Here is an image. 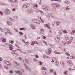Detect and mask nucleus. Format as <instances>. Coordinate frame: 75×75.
Wrapping results in <instances>:
<instances>
[{
  "label": "nucleus",
  "instance_id": "f257e3e1",
  "mask_svg": "<svg viewBox=\"0 0 75 75\" xmlns=\"http://www.w3.org/2000/svg\"><path fill=\"white\" fill-rule=\"evenodd\" d=\"M51 6L54 7H60L61 5L60 4H58L56 3H52L51 4Z\"/></svg>",
  "mask_w": 75,
  "mask_h": 75
},
{
  "label": "nucleus",
  "instance_id": "f03ea898",
  "mask_svg": "<svg viewBox=\"0 0 75 75\" xmlns=\"http://www.w3.org/2000/svg\"><path fill=\"white\" fill-rule=\"evenodd\" d=\"M61 42L62 44L63 45H66V44H71V41H69L67 42H66L64 41H62Z\"/></svg>",
  "mask_w": 75,
  "mask_h": 75
},
{
  "label": "nucleus",
  "instance_id": "7ed1b4c3",
  "mask_svg": "<svg viewBox=\"0 0 75 75\" xmlns=\"http://www.w3.org/2000/svg\"><path fill=\"white\" fill-rule=\"evenodd\" d=\"M42 8L43 10H47V11H48V7H47L46 6H43Z\"/></svg>",
  "mask_w": 75,
  "mask_h": 75
},
{
  "label": "nucleus",
  "instance_id": "20e7f679",
  "mask_svg": "<svg viewBox=\"0 0 75 75\" xmlns=\"http://www.w3.org/2000/svg\"><path fill=\"white\" fill-rule=\"evenodd\" d=\"M59 38H60V36L58 35L57 36V38H56V40L57 42L59 41Z\"/></svg>",
  "mask_w": 75,
  "mask_h": 75
},
{
  "label": "nucleus",
  "instance_id": "39448f33",
  "mask_svg": "<svg viewBox=\"0 0 75 75\" xmlns=\"http://www.w3.org/2000/svg\"><path fill=\"white\" fill-rule=\"evenodd\" d=\"M67 64H68L69 65H70V66H72V65H73V64H72V62H71V61H68L67 62Z\"/></svg>",
  "mask_w": 75,
  "mask_h": 75
},
{
  "label": "nucleus",
  "instance_id": "423d86ee",
  "mask_svg": "<svg viewBox=\"0 0 75 75\" xmlns=\"http://www.w3.org/2000/svg\"><path fill=\"white\" fill-rule=\"evenodd\" d=\"M29 6V4H26L23 5V7L26 8V7H28Z\"/></svg>",
  "mask_w": 75,
  "mask_h": 75
},
{
  "label": "nucleus",
  "instance_id": "0eeeda50",
  "mask_svg": "<svg viewBox=\"0 0 75 75\" xmlns=\"http://www.w3.org/2000/svg\"><path fill=\"white\" fill-rule=\"evenodd\" d=\"M60 64L62 65H65V63L62 61L60 62Z\"/></svg>",
  "mask_w": 75,
  "mask_h": 75
},
{
  "label": "nucleus",
  "instance_id": "6e6552de",
  "mask_svg": "<svg viewBox=\"0 0 75 75\" xmlns=\"http://www.w3.org/2000/svg\"><path fill=\"white\" fill-rule=\"evenodd\" d=\"M45 27H47L48 28H49V29H50V26H49V25L47 24H45Z\"/></svg>",
  "mask_w": 75,
  "mask_h": 75
},
{
  "label": "nucleus",
  "instance_id": "1a4fd4ad",
  "mask_svg": "<svg viewBox=\"0 0 75 75\" xmlns=\"http://www.w3.org/2000/svg\"><path fill=\"white\" fill-rule=\"evenodd\" d=\"M32 43H31V45H34V44H37V42L35 41V42L33 41V42H32Z\"/></svg>",
  "mask_w": 75,
  "mask_h": 75
},
{
  "label": "nucleus",
  "instance_id": "9d476101",
  "mask_svg": "<svg viewBox=\"0 0 75 75\" xmlns=\"http://www.w3.org/2000/svg\"><path fill=\"white\" fill-rule=\"evenodd\" d=\"M6 63L8 65H9L10 64V62L9 61H6Z\"/></svg>",
  "mask_w": 75,
  "mask_h": 75
},
{
  "label": "nucleus",
  "instance_id": "9b49d317",
  "mask_svg": "<svg viewBox=\"0 0 75 75\" xmlns=\"http://www.w3.org/2000/svg\"><path fill=\"white\" fill-rule=\"evenodd\" d=\"M6 11L7 12H5V13L6 14H8V12L10 11V10L8 9L6 10Z\"/></svg>",
  "mask_w": 75,
  "mask_h": 75
},
{
  "label": "nucleus",
  "instance_id": "f8f14e48",
  "mask_svg": "<svg viewBox=\"0 0 75 75\" xmlns=\"http://www.w3.org/2000/svg\"><path fill=\"white\" fill-rule=\"evenodd\" d=\"M41 69L42 70H47V68L45 67H42L41 68Z\"/></svg>",
  "mask_w": 75,
  "mask_h": 75
},
{
  "label": "nucleus",
  "instance_id": "ddd939ff",
  "mask_svg": "<svg viewBox=\"0 0 75 75\" xmlns=\"http://www.w3.org/2000/svg\"><path fill=\"white\" fill-rule=\"evenodd\" d=\"M63 33H64V34H67L68 33V32H67L66 30H64L63 31Z\"/></svg>",
  "mask_w": 75,
  "mask_h": 75
},
{
  "label": "nucleus",
  "instance_id": "4468645a",
  "mask_svg": "<svg viewBox=\"0 0 75 75\" xmlns=\"http://www.w3.org/2000/svg\"><path fill=\"white\" fill-rule=\"evenodd\" d=\"M75 33V30H74L73 31H72V32L71 33V35H73V34H74V33Z\"/></svg>",
  "mask_w": 75,
  "mask_h": 75
},
{
  "label": "nucleus",
  "instance_id": "2eb2a0df",
  "mask_svg": "<svg viewBox=\"0 0 75 75\" xmlns=\"http://www.w3.org/2000/svg\"><path fill=\"white\" fill-rule=\"evenodd\" d=\"M43 63L42 62H39L38 64H39V65H42Z\"/></svg>",
  "mask_w": 75,
  "mask_h": 75
},
{
  "label": "nucleus",
  "instance_id": "dca6fc26",
  "mask_svg": "<svg viewBox=\"0 0 75 75\" xmlns=\"http://www.w3.org/2000/svg\"><path fill=\"white\" fill-rule=\"evenodd\" d=\"M54 53H55V54H60V53H59V52H57L56 51H54Z\"/></svg>",
  "mask_w": 75,
  "mask_h": 75
},
{
  "label": "nucleus",
  "instance_id": "f3484780",
  "mask_svg": "<svg viewBox=\"0 0 75 75\" xmlns=\"http://www.w3.org/2000/svg\"><path fill=\"white\" fill-rule=\"evenodd\" d=\"M39 12L40 13H41L42 14H44V12L41 10H39Z\"/></svg>",
  "mask_w": 75,
  "mask_h": 75
},
{
  "label": "nucleus",
  "instance_id": "a211bd4d",
  "mask_svg": "<svg viewBox=\"0 0 75 75\" xmlns=\"http://www.w3.org/2000/svg\"><path fill=\"white\" fill-rule=\"evenodd\" d=\"M66 10H70V8L69 7V6L67 7L66 8Z\"/></svg>",
  "mask_w": 75,
  "mask_h": 75
},
{
  "label": "nucleus",
  "instance_id": "6ab92c4d",
  "mask_svg": "<svg viewBox=\"0 0 75 75\" xmlns=\"http://www.w3.org/2000/svg\"><path fill=\"white\" fill-rule=\"evenodd\" d=\"M64 3H67V4H69V1L68 0L67 1H64Z\"/></svg>",
  "mask_w": 75,
  "mask_h": 75
},
{
  "label": "nucleus",
  "instance_id": "aec40b11",
  "mask_svg": "<svg viewBox=\"0 0 75 75\" xmlns=\"http://www.w3.org/2000/svg\"><path fill=\"white\" fill-rule=\"evenodd\" d=\"M8 25H11V23L10 22H8Z\"/></svg>",
  "mask_w": 75,
  "mask_h": 75
},
{
  "label": "nucleus",
  "instance_id": "412c9836",
  "mask_svg": "<svg viewBox=\"0 0 75 75\" xmlns=\"http://www.w3.org/2000/svg\"><path fill=\"white\" fill-rule=\"evenodd\" d=\"M51 52H46V54L47 55H49L50 54Z\"/></svg>",
  "mask_w": 75,
  "mask_h": 75
},
{
  "label": "nucleus",
  "instance_id": "4be33fe9",
  "mask_svg": "<svg viewBox=\"0 0 75 75\" xmlns=\"http://www.w3.org/2000/svg\"><path fill=\"white\" fill-rule=\"evenodd\" d=\"M3 42H5L6 41V40L5 39L3 38Z\"/></svg>",
  "mask_w": 75,
  "mask_h": 75
},
{
  "label": "nucleus",
  "instance_id": "5701e85b",
  "mask_svg": "<svg viewBox=\"0 0 75 75\" xmlns=\"http://www.w3.org/2000/svg\"><path fill=\"white\" fill-rule=\"evenodd\" d=\"M50 47H52V48H54V46L50 44Z\"/></svg>",
  "mask_w": 75,
  "mask_h": 75
},
{
  "label": "nucleus",
  "instance_id": "b1692460",
  "mask_svg": "<svg viewBox=\"0 0 75 75\" xmlns=\"http://www.w3.org/2000/svg\"><path fill=\"white\" fill-rule=\"evenodd\" d=\"M9 1H10V2H14V0H9Z\"/></svg>",
  "mask_w": 75,
  "mask_h": 75
},
{
  "label": "nucleus",
  "instance_id": "393cba45",
  "mask_svg": "<svg viewBox=\"0 0 75 75\" xmlns=\"http://www.w3.org/2000/svg\"><path fill=\"white\" fill-rule=\"evenodd\" d=\"M65 54H66V55H68V57H69L70 56V54L68 53H65Z\"/></svg>",
  "mask_w": 75,
  "mask_h": 75
},
{
  "label": "nucleus",
  "instance_id": "a878e982",
  "mask_svg": "<svg viewBox=\"0 0 75 75\" xmlns=\"http://www.w3.org/2000/svg\"><path fill=\"white\" fill-rule=\"evenodd\" d=\"M48 50L49 51H50V52H51V51H52V50L51 48L48 49Z\"/></svg>",
  "mask_w": 75,
  "mask_h": 75
},
{
  "label": "nucleus",
  "instance_id": "bb28decb",
  "mask_svg": "<svg viewBox=\"0 0 75 75\" xmlns=\"http://www.w3.org/2000/svg\"><path fill=\"white\" fill-rule=\"evenodd\" d=\"M43 74H45V75H47V73L45 72V71H43Z\"/></svg>",
  "mask_w": 75,
  "mask_h": 75
},
{
  "label": "nucleus",
  "instance_id": "cd10ccee",
  "mask_svg": "<svg viewBox=\"0 0 75 75\" xmlns=\"http://www.w3.org/2000/svg\"><path fill=\"white\" fill-rule=\"evenodd\" d=\"M68 73V71H64V74H67Z\"/></svg>",
  "mask_w": 75,
  "mask_h": 75
},
{
  "label": "nucleus",
  "instance_id": "c85d7f7f",
  "mask_svg": "<svg viewBox=\"0 0 75 75\" xmlns=\"http://www.w3.org/2000/svg\"><path fill=\"white\" fill-rule=\"evenodd\" d=\"M43 42L44 43V44H45L46 45H47V42H46L45 41H43Z\"/></svg>",
  "mask_w": 75,
  "mask_h": 75
},
{
  "label": "nucleus",
  "instance_id": "c756f323",
  "mask_svg": "<svg viewBox=\"0 0 75 75\" xmlns=\"http://www.w3.org/2000/svg\"><path fill=\"white\" fill-rule=\"evenodd\" d=\"M73 38H73L72 37H71L70 38V40H73Z\"/></svg>",
  "mask_w": 75,
  "mask_h": 75
},
{
  "label": "nucleus",
  "instance_id": "7c9ffc66",
  "mask_svg": "<svg viewBox=\"0 0 75 75\" xmlns=\"http://www.w3.org/2000/svg\"><path fill=\"white\" fill-rule=\"evenodd\" d=\"M55 64L56 65H58V64H59V62L58 61H56Z\"/></svg>",
  "mask_w": 75,
  "mask_h": 75
},
{
  "label": "nucleus",
  "instance_id": "2f4dec72",
  "mask_svg": "<svg viewBox=\"0 0 75 75\" xmlns=\"http://www.w3.org/2000/svg\"><path fill=\"white\" fill-rule=\"evenodd\" d=\"M57 25H59V24H60V23H59V22H57Z\"/></svg>",
  "mask_w": 75,
  "mask_h": 75
},
{
  "label": "nucleus",
  "instance_id": "473e14b6",
  "mask_svg": "<svg viewBox=\"0 0 75 75\" xmlns=\"http://www.w3.org/2000/svg\"><path fill=\"white\" fill-rule=\"evenodd\" d=\"M19 33L21 35H23V33H22L21 32H20Z\"/></svg>",
  "mask_w": 75,
  "mask_h": 75
},
{
  "label": "nucleus",
  "instance_id": "72a5a7b5",
  "mask_svg": "<svg viewBox=\"0 0 75 75\" xmlns=\"http://www.w3.org/2000/svg\"><path fill=\"white\" fill-rule=\"evenodd\" d=\"M31 27L33 28V29H35V27L34 26H32V25H31Z\"/></svg>",
  "mask_w": 75,
  "mask_h": 75
},
{
  "label": "nucleus",
  "instance_id": "f704fd0d",
  "mask_svg": "<svg viewBox=\"0 0 75 75\" xmlns=\"http://www.w3.org/2000/svg\"><path fill=\"white\" fill-rule=\"evenodd\" d=\"M66 40H68V39H69V38H68V36H66Z\"/></svg>",
  "mask_w": 75,
  "mask_h": 75
},
{
  "label": "nucleus",
  "instance_id": "c9c22d12",
  "mask_svg": "<svg viewBox=\"0 0 75 75\" xmlns=\"http://www.w3.org/2000/svg\"><path fill=\"white\" fill-rule=\"evenodd\" d=\"M50 15V16L49 17H50V16H51L52 18H54V16L52 15H51L50 14H49Z\"/></svg>",
  "mask_w": 75,
  "mask_h": 75
},
{
  "label": "nucleus",
  "instance_id": "e433bc0d",
  "mask_svg": "<svg viewBox=\"0 0 75 75\" xmlns=\"http://www.w3.org/2000/svg\"><path fill=\"white\" fill-rule=\"evenodd\" d=\"M13 63L14 64H16V65H18V64H17V63L15 61H14L13 62Z\"/></svg>",
  "mask_w": 75,
  "mask_h": 75
},
{
  "label": "nucleus",
  "instance_id": "4c0bfd02",
  "mask_svg": "<svg viewBox=\"0 0 75 75\" xmlns=\"http://www.w3.org/2000/svg\"><path fill=\"white\" fill-rule=\"evenodd\" d=\"M50 71L51 73L52 72H53V70L52 69L50 70Z\"/></svg>",
  "mask_w": 75,
  "mask_h": 75
},
{
  "label": "nucleus",
  "instance_id": "58836bf2",
  "mask_svg": "<svg viewBox=\"0 0 75 75\" xmlns=\"http://www.w3.org/2000/svg\"><path fill=\"white\" fill-rule=\"evenodd\" d=\"M34 6L35 7H38V5L35 4V5Z\"/></svg>",
  "mask_w": 75,
  "mask_h": 75
},
{
  "label": "nucleus",
  "instance_id": "ea45409f",
  "mask_svg": "<svg viewBox=\"0 0 75 75\" xmlns=\"http://www.w3.org/2000/svg\"><path fill=\"white\" fill-rule=\"evenodd\" d=\"M57 72L56 71H54V75H57V74H56Z\"/></svg>",
  "mask_w": 75,
  "mask_h": 75
},
{
  "label": "nucleus",
  "instance_id": "a19ab883",
  "mask_svg": "<svg viewBox=\"0 0 75 75\" xmlns=\"http://www.w3.org/2000/svg\"><path fill=\"white\" fill-rule=\"evenodd\" d=\"M10 50H13V47H10Z\"/></svg>",
  "mask_w": 75,
  "mask_h": 75
},
{
  "label": "nucleus",
  "instance_id": "79ce46f5",
  "mask_svg": "<svg viewBox=\"0 0 75 75\" xmlns=\"http://www.w3.org/2000/svg\"><path fill=\"white\" fill-rule=\"evenodd\" d=\"M52 1H58V0H51Z\"/></svg>",
  "mask_w": 75,
  "mask_h": 75
},
{
  "label": "nucleus",
  "instance_id": "37998d69",
  "mask_svg": "<svg viewBox=\"0 0 75 75\" xmlns=\"http://www.w3.org/2000/svg\"><path fill=\"white\" fill-rule=\"evenodd\" d=\"M42 38H43V39H45L46 37H45V36H44Z\"/></svg>",
  "mask_w": 75,
  "mask_h": 75
},
{
  "label": "nucleus",
  "instance_id": "c03bdc74",
  "mask_svg": "<svg viewBox=\"0 0 75 75\" xmlns=\"http://www.w3.org/2000/svg\"><path fill=\"white\" fill-rule=\"evenodd\" d=\"M38 18L40 20H41V16H39L38 17Z\"/></svg>",
  "mask_w": 75,
  "mask_h": 75
},
{
  "label": "nucleus",
  "instance_id": "a18cd8bd",
  "mask_svg": "<svg viewBox=\"0 0 75 75\" xmlns=\"http://www.w3.org/2000/svg\"><path fill=\"white\" fill-rule=\"evenodd\" d=\"M7 31H8V33H11L10 31L9 30H8Z\"/></svg>",
  "mask_w": 75,
  "mask_h": 75
},
{
  "label": "nucleus",
  "instance_id": "49530a36",
  "mask_svg": "<svg viewBox=\"0 0 75 75\" xmlns=\"http://www.w3.org/2000/svg\"><path fill=\"white\" fill-rule=\"evenodd\" d=\"M18 74H21V73L20 72V71H18Z\"/></svg>",
  "mask_w": 75,
  "mask_h": 75
},
{
  "label": "nucleus",
  "instance_id": "de8ad7c7",
  "mask_svg": "<svg viewBox=\"0 0 75 75\" xmlns=\"http://www.w3.org/2000/svg\"><path fill=\"white\" fill-rule=\"evenodd\" d=\"M15 10H16V8H14L12 9V11H14Z\"/></svg>",
  "mask_w": 75,
  "mask_h": 75
},
{
  "label": "nucleus",
  "instance_id": "09e8293b",
  "mask_svg": "<svg viewBox=\"0 0 75 75\" xmlns=\"http://www.w3.org/2000/svg\"><path fill=\"white\" fill-rule=\"evenodd\" d=\"M69 70H70V71H72V70H74L73 69H71V68H69Z\"/></svg>",
  "mask_w": 75,
  "mask_h": 75
},
{
  "label": "nucleus",
  "instance_id": "8fccbe9b",
  "mask_svg": "<svg viewBox=\"0 0 75 75\" xmlns=\"http://www.w3.org/2000/svg\"><path fill=\"white\" fill-rule=\"evenodd\" d=\"M40 20H41V22L42 23H44V21H43V20H42V19H40Z\"/></svg>",
  "mask_w": 75,
  "mask_h": 75
},
{
  "label": "nucleus",
  "instance_id": "3c124183",
  "mask_svg": "<svg viewBox=\"0 0 75 75\" xmlns=\"http://www.w3.org/2000/svg\"><path fill=\"white\" fill-rule=\"evenodd\" d=\"M43 57H46V55H45V54H43Z\"/></svg>",
  "mask_w": 75,
  "mask_h": 75
},
{
  "label": "nucleus",
  "instance_id": "603ef678",
  "mask_svg": "<svg viewBox=\"0 0 75 75\" xmlns=\"http://www.w3.org/2000/svg\"><path fill=\"white\" fill-rule=\"evenodd\" d=\"M41 32L42 33H43V32H44V30L43 29H41Z\"/></svg>",
  "mask_w": 75,
  "mask_h": 75
},
{
  "label": "nucleus",
  "instance_id": "864d4df0",
  "mask_svg": "<svg viewBox=\"0 0 75 75\" xmlns=\"http://www.w3.org/2000/svg\"><path fill=\"white\" fill-rule=\"evenodd\" d=\"M11 43L13 44L14 43V41H11Z\"/></svg>",
  "mask_w": 75,
  "mask_h": 75
},
{
  "label": "nucleus",
  "instance_id": "5fc2aeb1",
  "mask_svg": "<svg viewBox=\"0 0 75 75\" xmlns=\"http://www.w3.org/2000/svg\"><path fill=\"white\" fill-rule=\"evenodd\" d=\"M25 44L26 45L29 44V43L28 42H25Z\"/></svg>",
  "mask_w": 75,
  "mask_h": 75
},
{
  "label": "nucleus",
  "instance_id": "6e6d98bb",
  "mask_svg": "<svg viewBox=\"0 0 75 75\" xmlns=\"http://www.w3.org/2000/svg\"><path fill=\"white\" fill-rule=\"evenodd\" d=\"M2 60H3V59L1 58L0 57V61H1Z\"/></svg>",
  "mask_w": 75,
  "mask_h": 75
},
{
  "label": "nucleus",
  "instance_id": "4d7b16f0",
  "mask_svg": "<svg viewBox=\"0 0 75 75\" xmlns=\"http://www.w3.org/2000/svg\"><path fill=\"white\" fill-rule=\"evenodd\" d=\"M0 13L1 14V16H2L3 15V13H2V12L1 11H0Z\"/></svg>",
  "mask_w": 75,
  "mask_h": 75
},
{
  "label": "nucleus",
  "instance_id": "13d9d810",
  "mask_svg": "<svg viewBox=\"0 0 75 75\" xmlns=\"http://www.w3.org/2000/svg\"><path fill=\"white\" fill-rule=\"evenodd\" d=\"M14 2L15 1V2H17L18 1V0H14Z\"/></svg>",
  "mask_w": 75,
  "mask_h": 75
},
{
  "label": "nucleus",
  "instance_id": "bf43d9fd",
  "mask_svg": "<svg viewBox=\"0 0 75 75\" xmlns=\"http://www.w3.org/2000/svg\"><path fill=\"white\" fill-rule=\"evenodd\" d=\"M20 30H24V28H21Z\"/></svg>",
  "mask_w": 75,
  "mask_h": 75
},
{
  "label": "nucleus",
  "instance_id": "052dcab7",
  "mask_svg": "<svg viewBox=\"0 0 75 75\" xmlns=\"http://www.w3.org/2000/svg\"><path fill=\"white\" fill-rule=\"evenodd\" d=\"M10 73L12 74L13 73V71H10Z\"/></svg>",
  "mask_w": 75,
  "mask_h": 75
},
{
  "label": "nucleus",
  "instance_id": "680f3d73",
  "mask_svg": "<svg viewBox=\"0 0 75 75\" xmlns=\"http://www.w3.org/2000/svg\"><path fill=\"white\" fill-rule=\"evenodd\" d=\"M41 0H40V3H39V4H41Z\"/></svg>",
  "mask_w": 75,
  "mask_h": 75
},
{
  "label": "nucleus",
  "instance_id": "e2e57ef3",
  "mask_svg": "<svg viewBox=\"0 0 75 75\" xmlns=\"http://www.w3.org/2000/svg\"><path fill=\"white\" fill-rule=\"evenodd\" d=\"M73 56H71L70 57V58L71 59H73Z\"/></svg>",
  "mask_w": 75,
  "mask_h": 75
},
{
  "label": "nucleus",
  "instance_id": "0e129e2a",
  "mask_svg": "<svg viewBox=\"0 0 75 75\" xmlns=\"http://www.w3.org/2000/svg\"><path fill=\"white\" fill-rule=\"evenodd\" d=\"M46 58H49V56H47L46 57Z\"/></svg>",
  "mask_w": 75,
  "mask_h": 75
},
{
  "label": "nucleus",
  "instance_id": "69168bd1",
  "mask_svg": "<svg viewBox=\"0 0 75 75\" xmlns=\"http://www.w3.org/2000/svg\"><path fill=\"white\" fill-rule=\"evenodd\" d=\"M35 21H36V20H35L33 22H34V23H36Z\"/></svg>",
  "mask_w": 75,
  "mask_h": 75
},
{
  "label": "nucleus",
  "instance_id": "338daca9",
  "mask_svg": "<svg viewBox=\"0 0 75 75\" xmlns=\"http://www.w3.org/2000/svg\"><path fill=\"white\" fill-rule=\"evenodd\" d=\"M22 41L23 42H25V41H24V40H23Z\"/></svg>",
  "mask_w": 75,
  "mask_h": 75
},
{
  "label": "nucleus",
  "instance_id": "774afa93",
  "mask_svg": "<svg viewBox=\"0 0 75 75\" xmlns=\"http://www.w3.org/2000/svg\"><path fill=\"white\" fill-rule=\"evenodd\" d=\"M54 62L53 61V60H52V61H51V62Z\"/></svg>",
  "mask_w": 75,
  "mask_h": 75
}]
</instances>
